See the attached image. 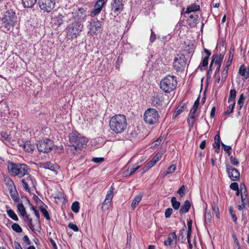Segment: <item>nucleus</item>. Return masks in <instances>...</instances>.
<instances>
[{
	"label": "nucleus",
	"mask_w": 249,
	"mask_h": 249,
	"mask_svg": "<svg viewBox=\"0 0 249 249\" xmlns=\"http://www.w3.org/2000/svg\"><path fill=\"white\" fill-rule=\"evenodd\" d=\"M68 227L74 231H79V228L75 224H74L72 223H70L68 225Z\"/></svg>",
	"instance_id": "nucleus-54"
},
{
	"label": "nucleus",
	"mask_w": 249,
	"mask_h": 249,
	"mask_svg": "<svg viewBox=\"0 0 249 249\" xmlns=\"http://www.w3.org/2000/svg\"><path fill=\"white\" fill-rule=\"evenodd\" d=\"M224 55V54H220V55H218L217 54H214L212 56L211 62L213 63H214L217 65H221Z\"/></svg>",
	"instance_id": "nucleus-24"
},
{
	"label": "nucleus",
	"mask_w": 249,
	"mask_h": 249,
	"mask_svg": "<svg viewBox=\"0 0 249 249\" xmlns=\"http://www.w3.org/2000/svg\"><path fill=\"white\" fill-rule=\"evenodd\" d=\"M196 112L190 111L187 119V122L189 125H193L195 122Z\"/></svg>",
	"instance_id": "nucleus-34"
},
{
	"label": "nucleus",
	"mask_w": 249,
	"mask_h": 249,
	"mask_svg": "<svg viewBox=\"0 0 249 249\" xmlns=\"http://www.w3.org/2000/svg\"><path fill=\"white\" fill-rule=\"evenodd\" d=\"M50 242L51 243L53 249H57V245L54 241L53 239L50 238Z\"/></svg>",
	"instance_id": "nucleus-64"
},
{
	"label": "nucleus",
	"mask_w": 249,
	"mask_h": 249,
	"mask_svg": "<svg viewBox=\"0 0 249 249\" xmlns=\"http://www.w3.org/2000/svg\"><path fill=\"white\" fill-rule=\"evenodd\" d=\"M128 135L129 139L133 141L140 137V132L138 128H130L128 130Z\"/></svg>",
	"instance_id": "nucleus-18"
},
{
	"label": "nucleus",
	"mask_w": 249,
	"mask_h": 249,
	"mask_svg": "<svg viewBox=\"0 0 249 249\" xmlns=\"http://www.w3.org/2000/svg\"><path fill=\"white\" fill-rule=\"evenodd\" d=\"M191 207V203L189 200H186L184 204L181 206L179 213L181 214L187 213Z\"/></svg>",
	"instance_id": "nucleus-26"
},
{
	"label": "nucleus",
	"mask_w": 249,
	"mask_h": 249,
	"mask_svg": "<svg viewBox=\"0 0 249 249\" xmlns=\"http://www.w3.org/2000/svg\"><path fill=\"white\" fill-rule=\"evenodd\" d=\"M186 106V105L185 104H184L183 106L178 107L177 108L175 112H174L173 117L174 118H176L180 114H181V112H182L185 110Z\"/></svg>",
	"instance_id": "nucleus-35"
},
{
	"label": "nucleus",
	"mask_w": 249,
	"mask_h": 249,
	"mask_svg": "<svg viewBox=\"0 0 249 249\" xmlns=\"http://www.w3.org/2000/svg\"><path fill=\"white\" fill-rule=\"evenodd\" d=\"M91 160L96 163H101L104 160V159L103 158H93Z\"/></svg>",
	"instance_id": "nucleus-59"
},
{
	"label": "nucleus",
	"mask_w": 249,
	"mask_h": 249,
	"mask_svg": "<svg viewBox=\"0 0 249 249\" xmlns=\"http://www.w3.org/2000/svg\"><path fill=\"white\" fill-rule=\"evenodd\" d=\"M4 181L7 186L8 190L10 189L11 188H14V187H15L14 182L8 176L4 177Z\"/></svg>",
	"instance_id": "nucleus-33"
},
{
	"label": "nucleus",
	"mask_w": 249,
	"mask_h": 249,
	"mask_svg": "<svg viewBox=\"0 0 249 249\" xmlns=\"http://www.w3.org/2000/svg\"><path fill=\"white\" fill-rule=\"evenodd\" d=\"M0 135L5 140H9L10 139L9 135L6 132H2Z\"/></svg>",
	"instance_id": "nucleus-61"
},
{
	"label": "nucleus",
	"mask_w": 249,
	"mask_h": 249,
	"mask_svg": "<svg viewBox=\"0 0 249 249\" xmlns=\"http://www.w3.org/2000/svg\"><path fill=\"white\" fill-rule=\"evenodd\" d=\"M229 67L230 66H228L227 65H226V66L224 67V68L223 70V71L222 72V76H221L222 81H225L227 77L228 71L229 70Z\"/></svg>",
	"instance_id": "nucleus-44"
},
{
	"label": "nucleus",
	"mask_w": 249,
	"mask_h": 249,
	"mask_svg": "<svg viewBox=\"0 0 249 249\" xmlns=\"http://www.w3.org/2000/svg\"><path fill=\"white\" fill-rule=\"evenodd\" d=\"M83 29V25L80 21H74L69 25L66 29L67 36L71 39L76 38Z\"/></svg>",
	"instance_id": "nucleus-6"
},
{
	"label": "nucleus",
	"mask_w": 249,
	"mask_h": 249,
	"mask_svg": "<svg viewBox=\"0 0 249 249\" xmlns=\"http://www.w3.org/2000/svg\"><path fill=\"white\" fill-rule=\"evenodd\" d=\"M79 203L78 201L74 202L71 207L72 211L75 213L79 212Z\"/></svg>",
	"instance_id": "nucleus-42"
},
{
	"label": "nucleus",
	"mask_w": 249,
	"mask_h": 249,
	"mask_svg": "<svg viewBox=\"0 0 249 249\" xmlns=\"http://www.w3.org/2000/svg\"><path fill=\"white\" fill-rule=\"evenodd\" d=\"M204 51L206 53V56L204 57V58L203 59L202 61L199 65L198 67L201 71L203 70V67H205L207 66L208 64L209 58L211 54V52L206 49H204Z\"/></svg>",
	"instance_id": "nucleus-20"
},
{
	"label": "nucleus",
	"mask_w": 249,
	"mask_h": 249,
	"mask_svg": "<svg viewBox=\"0 0 249 249\" xmlns=\"http://www.w3.org/2000/svg\"><path fill=\"white\" fill-rule=\"evenodd\" d=\"M27 175V177L21 179V182L25 190L28 192H30V186L35 187L36 184V182L33 177L29 175V174Z\"/></svg>",
	"instance_id": "nucleus-12"
},
{
	"label": "nucleus",
	"mask_w": 249,
	"mask_h": 249,
	"mask_svg": "<svg viewBox=\"0 0 249 249\" xmlns=\"http://www.w3.org/2000/svg\"><path fill=\"white\" fill-rule=\"evenodd\" d=\"M186 66V59L184 55L177 54L174 59L173 67L177 72L184 71Z\"/></svg>",
	"instance_id": "nucleus-8"
},
{
	"label": "nucleus",
	"mask_w": 249,
	"mask_h": 249,
	"mask_svg": "<svg viewBox=\"0 0 249 249\" xmlns=\"http://www.w3.org/2000/svg\"><path fill=\"white\" fill-rule=\"evenodd\" d=\"M235 105V102H233L228 107L227 110L225 111V113L226 115H229L232 112L233 109L234 108V106Z\"/></svg>",
	"instance_id": "nucleus-47"
},
{
	"label": "nucleus",
	"mask_w": 249,
	"mask_h": 249,
	"mask_svg": "<svg viewBox=\"0 0 249 249\" xmlns=\"http://www.w3.org/2000/svg\"><path fill=\"white\" fill-rule=\"evenodd\" d=\"M9 193L10 194V196L13 200L15 202H18L19 200V197L18 196V192L16 190V187H14V188H11L9 190Z\"/></svg>",
	"instance_id": "nucleus-28"
},
{
	"label": "nucleus",
	"mask_w": 249,
	"mask_h": 249,
	"mask_svg": "<svg viewBox=\"0 0 249 249\" xmlns=\"http://www.w3.org/2000/svg\"><path fill=\"white\" fill-rule=\"evenodd\" d=\"M123 0H113L111 2V11L118 15L123 9Z\"/></svg>",
	"instance_id": "nucleus-16"
},
{
	"label": "nucleus",
	"mask_w": 249,
	"mask_h": 249,
	"mask_svg": "<svg viewBox=\"0 0 249 249\" xmlns=\"http://www.w3.org/2000/svg\"><path fill=\"white\" fill-rule=\"evenodd\" d=\"M139 168L140 166H137L136 167L130 168L129 173V176L133 175Z\"/></svg>",
	"instance_id": "nucleus-63"
},
{
	"label": "nucleus",
	"mask_w": 249,
	"mask_h": 249,
	"mask_svg": "<svg viewBox=\"0 0 249 249\" xmlns=\"http://www.w3.org/2000/svg\"><path fill=\"white\" fill-rule=\"evenodd\" d=\"M233 58V53L231 52V51L230 52V55L228 61L227 62L226 65L230 66L231 64V62Z\"/></svg>",
	"instance_id": "nucleus-51"
},
{
	"label": "nucleus",
	"mask_w": 249,
	"mask_h": 249,
	"mask_svg": "<svg viewBox=\"0 0 249 249\" xmlns=\"http://www.w3.org/2000/svg\"><path fill=\"white\" fill-rule=\"evenodd\" d=\"M37 4L40 9L44 12H50L55 7V0H38Z\"/></svg>",
	"instance_id": "nucleus-10"
},
{
	"label": "nucleus",
	"mask_w": 249,
	"mask_h": 249,
	"mask_svg": "<svg viewBox=\"0 0 249 249\" xmlns=\"http://www.w3.org/2000/svg\"><path fill=\"white\" fill-rule=\"evenodd\" d=\"M111 203L109 200H107L106 198L102 203V208L107 209L108 208L109 205Z\"/></svg>",
	"instance_id": "nucleus-56"
},
{
	"label": "nucleus",
	"mask_w": 249,
	"mask_h": 249,
	"mask_svg": "<svg viewBox=\"0 0 249 249\" xmlns=\"http://www.w3.org/2000/svg\"><path fill=\"white\" fill-rule=\"evenodd\" d=\"M101 26V22L99 20L93 21L90 23L88 26L89 29L88 34L91 36H93L96 34L97 32H100Z\"/></svg>",
	"instance_id": "nucleus-15"
},
{
	"label": "nucleus",
	"mask_w": 249,
	"mask_h": 249,
	"mask_svg": "<svg viewBox=\"0 0 249 249\" xmlns=\"http://www.w3.org/2000/svg\"><path fill=\"white\" fill-rule=\"evenodd\" d=\"M173 212V209L171 208H168L165 210V216L166 218L170 217Z\"/></svg>",
	"instance_id": "nucleus-55"
},
{
	"label": "nucleus",
	"mask_w": 249,
	"mask_h": 249,
	"mask_svg": "<svg viewBox=\"0 0 249 249\" xmlns=\"http://www.w3.org/2000/svg\"><path fill=\"white\" fill-rule=\"evenodd\" d=\"M236 91L235 89H231L230 91V95L228 99V103L235 102V99L236 96Z\"/></svg>",
	"instance_id": "nucleus-37"
},
{
	"label": "nucleus",
	"mask_w": 249,
	"mask_h": 249,
	"mask_svg": "<svg viewBox=\"0 0 249 249\" xmlns=\"http://www.w3.org/2000/svg\"><path fill=\"white\" fill-rule=\"evenodd\" d=\"M24 7L32 8L36 3L37 0H21Z\"/></svg>",
	"instance_id": "nucleus-32"
},
{
	"label": "nucleus",
	"mask_w": 249,
	"mask_h": 249,
	"mask_svg": "<svg viewBox=\"0 0 249 249\" xmlns=\"http://www.w3.org/2000/svg\"><path fill=\"white\" fill-rule=\"evenodd\" d=\"M162 96L157 93H154L151 97V104L155 107L161 106L162 101L161 100Z\"/></svg>",
	"instance_id": "nucleus-17"
},
{
	"label": "nucleus",
	"mask_w": 249,
	"mask_h": 249,
	"mask_svg": "<svg viewBox=\"0 0 249 249\" xmlns=\"http://www.w3.org/2000/svg\"><path fill=\"white\" fill-rule=\"evenodd\" d=\"M160 86V89L164 92L170 93L177 88V78L171 74L167 75L161 79Z\"/></svg>",
	"instance_id": "nucleus-4"
},
{
	"label": "nucleus",
	"mask_w": 249,
	"mask_h": 249,
	"mask_svg": "<svg viewBox=\"0 0 249 249\" xmlns=\"http://www.w3.org/2000/svg\"><path fill=\"white\" fill-rule=\"evenodd\" d=\"M109 125L111 129L115 133L124 132L127 127V122L125 116L117 114L112 117L110 120Z\"/></svg>",
	"instance_id": "nucleus-3"
},
{
	"label": "nucleus",
	"mask_w": 249,
	"mask_h": 249,
	"mask_svg": "<svg viewBox=\"0 0 249 249\" xmlns=\"http://www.w3.org/2000/svg\"><path fill=\"white\" fill-rule=\"evenodd\" d=\"M245 104V96L244 94H241L239 97V98L237 101V113L238 115H240V111L242 109L244 105Z\"/></svg>",
	"instance_id": "nucleus-22"
},
{
	"label": "nucleus",
	"mask_w": 249,
	"mask_h": 249,
	"mask_svg": "<svg viewBox=\"0 0 249 249\" xmlns=\"http://www.w3.org/2000/svg\"><path fill=\"white\" fill-rule=\"evenodd\" d=\"M221 145L224 148V150L226 151L229 156H231V148L230 146H227L223 143H221Z\"/></svg>",
	"instance_id": "nucleus-49"
},
{
	"label": "nucleus",
	"mask_w": 249,
	"mask_h": 249,
	"mask_svg": "<svg viewBox=\"0 0 249 249\" xmlns=\"http://www.w3.org/2000/svg\"><path fill=\"white\" fill-rule=\"evenodd\" d=\"M18 211L20 213V214L22 216H24L26 214V212L25 210V208L23 205L22 203H19L18 205Z\"/></svg>",
	"instance_id": "nucleus-40"
},
{
	"label": "nucleus",
	"mask_w": 249,
	"mask_h": 249,
	"mask_svg": "<svg viewBox=\"0 0 249 249\" xmlns=\"http://www.w3.org/2000/svg\"><path fill=\"white\" fill-rule=\"evenodd\" d=\"M172 206L175 210H178L180 206V203L179 201H177L176 197H172L171 199Z\"/></svg>",
	"instance_id": "nucleus-38"
},
{
	"label": "nucleus",
	"mask_w": 249,
	"mask_h": 249,
	"mask_svg": "<svg viewBox=\"0 0 249 249\" xmlns=\"http://www.w3.org/2000/svg\"><path fill=\"white\" fill-rule=\"evenodd\" d=\"M231 163L234 166H238L239 165L238 160L232 156H230Z\"/></svg>",
	"instance_id": "nucleus-50"
},
{
	"label": "nucleus",
	"mask_w": 249,
	"mask_h": 249,
	"mask_svg": "<svg viewBox=\"0 0 249 249\" xmlns=\"http://www.w3.org/2000/svg\"><path fill=\"white\" fill-rule=\"evenodd\" d=\"M7 213L8 216L13 219L15 221H18V218L15 212L12 210L10 209L7 211Z\"/></svg>",
	"instance_id": "nucleus-41"
},
{
	"label": "nucleus",
	"mask_w": 249,
	"mask_h": 249,
	"mask_svg": "<svg viewBox=\"0 0 249 249\" xmlns=\"http://www.w3.org/2000/svg\"><path fill=\"white\" fill-rule=\"evenodd\" d=\"M113 191H114V188L112 186L110 187L109 188V190L107 191V194L106 195V198L107 200H109L110 202H111L112 199L113 197Z\"/></svg>",
	"instance_id": "nucleus-39"
},
{
	"label": "nucleus",
	"mask_w": 249,
	"mask_h": 249,
	"mask_svg": "<svg viewBox=\"0 0 249 249\" xmlns=\"http://www.w3.org/2000/svg\"><path fill=\"white\" fill-rule=\"evenodd\" d=\"M200 6L196 3H192L189 5L185 12L186 14H190L192 12L197 11L199 10Z\"/></svg>",
	"instance_id": "nucleus-27"
},
{
	"label": "nucleus",
	"mask_w": 249,
	"mask_h": 249,
	"mask_svg": "<svg viewBox=\"0 0 249 249\" xmlns=\"http://www.w3.org/2000/svg\"><path fill=\"white\" fill-rule=\"evenodd\" d=\"M142 199V196L141 195H138L135 196L131 203V207L133 209H134L136 208V207L138 205V204L141 201Z\"/></svg>",
	"instance_id": "nucleus-36"
},
{
	"label": "nucleus",
	"mask_w": 249,
	"mask_h": 249,
	"mask_svg": "<svg viewBox=\"0 0 249 249\" xmlns=\"http://www.w3.org/2000/svg\"><path fill=\"white\" fill-rule=\"evenodd\" d=\"M23 240L24 242L26 243L28 245H30L31 244V242L27 235L24 236L23 237Z\"/></svg>",
	"instance_id": "nucleus-62"
},
{
	"label": "nucleus",
	"mask_w": 249,
	"mask_h": 249,
	"mask_svg": "<svg viewBox=\"0 0 249 249\" xmlns=\"http://www.w3.org/2000/svg\"><path fill=\"white\" fill-rule=\"evenodd\" d=\"M72 18L77 20V21H80V23H82L86 20V11L83 8H78L74 10L71 13Z\"/></svg>",
	"instance_id": "nucleus-13"
},
{
	"label": "nucleus",
	"mask_w": 249,
	"mask_h": 249,
	"mask_svg": "<svg viewBox=\"0 0 249 249\" xmlns=\"http://www.w3.org/2000/svg\"><path fill=\"white\" fill-rule=\"evenodd\" d=\"M198 16L196 14H191L187 19V23L188 25L191 28L196 26Z\"/></svg>",
	"instance_id": "nucleus-19"
},
{
	"label": "nucleus",
	"mask_w": 249,
	"mask_h": 249,
	"mask_svg": "<svg viewBox=\"0 0 249 249\" xmlns=\"http://www.w3.org/2000/svg\"><path fill=\"white\" fill-rule=\"evenodd\" d=\"M23 148L26 151L31 152L34 150L35 145L31 142L27 141L24 144Z\"/></svg>",
	"instance_id": "nucleus-31"
},
{
	"label": "nucleus",
	"mask_w": 249,
	"mask_h": 249,
	"mask_svg": "<svg viewBox=\"0 0 249 249\" xmlns=\"http://www.w3.org/2000/svg\"><path fill=\"white\" fill-rule=\"evenodd\" d=\"M212 216L211 213L210 212L206 211L204 213V220L205 222L207 223H210L211 221Z\"/></svg>",
	"instance_id": "nucleus-48"
},
{
	"label": "nucleus",
	"mask_w": 249,
	"mask_h": 249,
	"mask_svg": "<svg viewBox=\"0 0 249 249\" xmlns=\"http://www.w3.org/2000/svg\"><path fill=\"white\" fill-rule=\"evenodd\" d=\"M226 172L228 177L232 181H237L240 178V173L238 170L231 165H226Z\"/></svg>",
	"instance_id": "nucleus-14"
},
{
	"label": "nucleus",
	"mask_w": 249,
	"mask_h": 249,
	"mask_svg": "<svg viewBox=\"0 0 249 249\" xmlns=\"http://www.w3.org/2000/svg\"><path fill=\"white\" fill-rule=\"evenodd\" d=\"M230 187L231 189L234 191L238 190L239 188L238 183L235 182L231 183L230 185Z\"/></svg>",
	"instance_id": "nucleus-57"
},
{
	"label": "nucleus",
	"mask_w": 249,
	"mask_h": 249,
	"mask_svg": "<svg viewBox=\"0 0 249 249\" xmlns=\"http://www.w3.org/2000/svg\"><path fill=\"white\" fill-rule=\"evenodd\" d=\"M53 145V142L48 139H45L39 141L36 145L38 150L44 153L50 152L52 150Z\"/></svg>",
	"instance_id": "nucleus-9"
},
{
	"label": "nucleus",
	"mask_w": 249,
	"mask_h": 249,
	"mask_svg": "<svg viewBox=\"0 0 249 249\" xmlns=\"http://www.w3.org/2000/svg\"><path fill=\"white\" fill-rule=\"evenodd\" d=\"M8 169L11 175L18 176L19 178L28 175L30 171V168L26 164L14 162H9Z\"/></svg>",
	"instance_id": "nucleus-5"
},
{
	"label": "nucleus",
	"mask_w": 249,
	"mask_h": 249,
	"mask_svg": "<svg viewBox=\"0 0 249 249\" xmlns=\"http://www.w3.org/2000/svg\"><path fill=\"white\" fill-rule=\"evenodd\" d=\"M151 36L150 37V41L151 42L153 43L155 41L156 38V34L153 32L152 30H151Z\"/></svg>",
	"instance_id": "nucleus-58"
},
{
	"label": "nucleus",
	"mask_w": 249,
	"mask_h": 249,
	"mask_svg": "<svg viewBox=\"0 0 249 249\" xmlns=\"http://www.w3.org/2000/svg\"><path fill=\"white\" fill-rule=\"evenodd\" d=\"M25 222L27 224L29 228L34 232H35L34 225L32 223V219L29 217V215L27 213L24 216H23Z\"/></svg>",
	"instance_id": "nucleus-30"
},
{
	"label": "nucleus",
	"mask_w": 249,
	"mask_h": 249,
	"mask_svg": "<svg viewBox=\"0 0 249 249\" xmlns=\"http://www.w3.org/2000/svg\"><path fill=\"white\" fill-rule=\"evenodd\" d=\"M185 191V187L184 185H182L178 190V193L180 195V196H182L184 194Z\"/></svg>",
	"instance_id": "nucleus-60"
},
{
	"label": "nucleus",
	"mask_w": 249,
	"mask_h": 249,
	"mask_svg": "<svg viewBox=\"0 0 249 249\" xmlns=\"http://www.w3.org/2000/svg\"><path fill=\"white\" fill-rule=\"evenodd\" d=\"M176 169V165L175 164L171 165L166 170L169 174H172Z\"/></svg>",
	"instance_id": "nucleus-52"
},
{
	"label": "nucleus",
	"mask_w": 249,
	"mask_h": 249,
	"mask_svg": "<svg viewBox=\"0 0 249 249\" xmlns=\"http://www.w3.org/2000/svg\"><path fill=\"white\" fill-rule=\"evenodd\" d=\"M238 72L240 75L244 77L245 79H248L249 76V69H247L244 65L240 66Z\"/></svg>",
	"instance_id": "nucleus-25"
},
{
	"label": "nucleus",
	"mask_w": 249,
	"mask_h": 249,
	"mask_svg": "<svg viewBox=\"0 0 249 249\" xmlns=\"http://www.w3.org/2000/svg\"><path fill=\"white\" fill-rule=\"evenodd\" d=\"M162 155V153H158L153 158V159L147 163L146 167H147V168L149 169L154 166L156 163L161 158Z\"/></svg>",
	"instance_id": "nucleus-23"
},
{
	"label": "nucleus",
	"mask_w": 249,
	"mask_h": 249,
	"mask_svg": "<svg viewBox=\"0 0 249 249\" xmlns=\"http://www.w3.org/2000/svg\"><path fill=\"white\" fill-rule=\"evenodd\" d=\"M70 142L74 149H70L73 154H76L79 151H82V148L86 146L88 142L87 139L82 136L77 131H74L69 135Z\"/></svg>",
	"instance_id": "nucleus-2"
},
{
	"label": "nucleus",
	"mask_w": 249,
	"mask_h": 249,
	"mask_svg": "<svg viewBox=\"0 0 249 249\" xmlns=\"http://www.w3.org/2000/svg\"><path fill=\"white\" fill-rule=\"evenodd\" d=\"M40 210L41 213H42V214L43 215V216L46 218V219L47 220H50V215H49L48 212L46 209V208L41 206L40 207Z\"/></svg>",
	"instance_id": "nucleus-45"
},
{
	"label": "nucleus",
	"mask_w": 249,
	"mask_h": 249,
	"mask_svg": "<svg viewBox=\"0 0 249 249\" xmlns=\"http://www.w3.org/2000/svg\"><path fill=\"white\" fill-rule=\"evenodd\" d=\"M1 27L4 32H11L18 22V17L15 11L7 9L2 13Z\"/></svg>",
	"instance_id": "nucleus-1"
},
{
	"label": "nucleus",
	"mask_w": 249,
	"mask_h": 249,
	"mask_svg": "<svg viewBox=\"0 0 249 249\" xmlns=\"http://www.w3.org/2000/svg\"><path fill=\"white\" fill-rule=\"evenodd\" d=\"M177 235L175 232H172L171 234L169 235L167 239L164 241V244L165 246H171L173 239H176Z\"/></svg>",
	"instance_id": "nucleus-29"
},
{
	"label": "nucleus",
	"mask_w": 249,
	"mask_h": 249,
	"mask_svg": "<svg viewBox=\"0 0 249 249\" xmlns=\"http://www.w3.org/2000/svg\"><path fill=\"white\" fill-rule=\"evenodd\" d=\"M31 209L34 211V213L36 216L37 218V220L38 221V222L39 224L40 223H39L40 215H39V213L38 211L34 207V206H33L32 205H31Z\"/></svg>",
	"instance_id": "nucleus-53"
},
{
	"label": "nucleus",
	"mask_w": 249,
	"mask_h": 249,
	"mask_svg": "<svg viewBox=\"0 0 249 249\" xmlns=\"http://www.w3.org/2000/svg\"><path fill=\"white\" fill-rule=\"evenodd\" d=\"M159 115L158 111L154 108H148L143 115L144 122L149 124H154L158 122Z\"/></svg>",
	"instance_id": "nucleus-7"
},
{
	"label": "nucleus",
	"mask_w": 249,
	"mask_h": 249,
	"mask_svg": "<svg viewBox=\"0 0 249 249\" xmlns=\"http://www.w3.org/2000/svg\"><path fill=\"white\" fill-rule=\"evenodd\" d=\"M241 201L242 202V206L243 207H245L246 203L248 202L247 199V194L246 192L241 193Z\"/></svg>",
	"instance_id": "nucleus-43"
},
{
	"label": "nucleus",
	"mask_w": 249,
	"mask_h": 249,
	"mask_svg": "<svg viewBox=\"0 0 249 249\" xmlns=\"http://www.w3.org/2000/svg\"><path fill=\"white\" fill-rule=\"evenodd\" d=\"M42 166L43 168L49 169L54 172H56V171L59 168V166L57 164L55 163H52L49 161L43 163L42 164Z\"/></svg>",
	"instance_id": "nucleus-21"
},
{
	"label": "nucleus",
	"mask_w": 249,
	"mask_h": 249,
	"mask_svg": "<svg viewBox=\"0 0 249 249\" xmlns=\"http://www.w3.org/2000/svg\"><path fill=\"white\" fill-rule=\"evenodd\" d=\"M12 229L13 231L18 233H20L22 231V228L17 223H13L12 224Z\"/></svg>",
	"instance_id": "nucleus-46"
},
{
	"label": "nucleus",
	"mask_w": 249,
	"mask_h": 249,
	"mask_svg": "<svg viewBox=\"0 0 249 249\" xmlns=\"http://www.w3.org/2000/svg\"><path fill=\"white\" fill-rule=\"evenodd\" d=\"M106 5V1L105 0H97L93 5V9L90 11V16L91 17H94L99 15Z\"/></svg>",
	"instance_id": "nucleus-11"
}]
</instances>
